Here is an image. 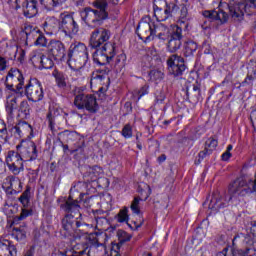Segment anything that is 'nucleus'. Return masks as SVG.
Instances as JSON below:
<instances>
[{
    "label": "nucleus",
    "mask_w": 256,
    "mask_h": 256,
    "mask_svg": "<svg viewBox=\"0 0 256 256\" xmlns=\"http://www.w3.org/2000/svg\"><path fill=\"white\" fill-rule=\"evenodd\" d=\"M172 32L173 26L169 28L162 23L151 20V18H143L136 28V35L144 43H151L154 39L169 41Z\"/></svg>",
    "instance_id": "f03ea898"
},
{
    "label": "nucleus",
    "mask_w": 256,
    "mask_h": 256,
    "mask_svg": "<svg viewBox=\"0 0 256 256\" xmlns=\"http://www.w3.org/2000/svg\"><path fill=\"white\" fill-rule=\"evenodd\" d=\"M170 5H176L178 8L181 7V17L185 19L189 13V8L191 7V0H169Z\"/></svg>",
    "instance_id": "c85d7f7f"
},
{
    "label": "nucleus",
    "mask_w": 256,
    "mask_h": 256,
    "mask_svg": "<svg viewBox=\"0 0 256 256\" xmlns=\"http://www.w3.org/2000/svg\"><path fill=\"white\" fill-rule=\"evenodd\" d=\"M99 60L109 63L113 57L117 54V47L113 42H106L101 49L96 51Z\"/></svg>",
    "instance_id": "412c9836"
},
{
    "label": "nucleus",
    "mask_w": 256,
    "mask_h": 256,
    "mask_svg": "<svg viewBox=\"0 0 256 256\" xmlns=\"http://www.w3.org/2000/svg\"><path fill=\"white\" fill-rule=\"evenodd\" d=\"M53 77L55 78L56 81V85L60 88V89H64V87H67V82L65 81V74L61 73L57 70H55L52 73Z\"/></svg>",
    "instance_id": "473e14b6"
},
{
    "label": "nucleus",
    "mask_w": 256,
    "mask_h": 256,
    "mask_svg": "<svg viewBox=\"0 0 256 256\" xmlns=\"http://www.w3.org/2000/svg\"><path fill=\"white\" fill-rule=\"evenodd\" d=\"M22 34L25 35L27 41L36 37L34 45L37 47H47V38L39 33V29H36L31 25H27L24 27Z\"/></svg>",
    "instance_id": "6ab92c4d"
},
{
    "label": "nucleus",
    "mask_w": 256,
    "mask_h": 256,
    "mask_svg": "<svg viewBox=\"0 0 256 256\" xmlns=\"http://www.w3.org/2000/svg\"><path fill=\"white\" fill-rule=\"evenodd\" d=\"M5 85L9 91H16L23 95V87H25V77H23V72L17 68H12L8 71L6 76Z\"/></svg>",
    "instance_id": "0eeeda50"
},
{
    "label": "nucleus",
    "mask_w": 256,
    "mask_h": 256,
    "mask_svg": "<svg viewBox=\"0 0 256 256\" xmlns=\"http://www.w3.org/2000/svg\"><path fill=\"white\" fill-rule=\"evenodd\" d=\"M181 45H183V30L181 27L174 25L171 36L168 38L167 50L169 53H175V51L181 49Z\"/></svg>",
    "instance_id": "ddd939ff"
},
{
    "label": "nucleus",
    "mask_w": 256,
    "mask_h": 256,
    "mask_svg": "<svg viewBox=\"0 0 256 256\" xmlns=\"http://www.w3.org/2000/svg\"><path fill=\"white\" fill-rule=\"evenodd\" d=\"M18 111L19 113H21V115H23V117H29L31 113V107L29 106V102H27V100L22 101L20 103Z\"/></svg>",
    "instance_id": "58836bf2"
},
{
    "label": "nucleus",
    "mask_w": 256,
    "mask_h": 256,
    "mask_svg": "<svg viewBox=\"0 0 256 256\" xmlns=\"http://www.w3.org/2000/svg\"><path fill=\"white\" fill-rule=\"evenodd\" d=\"M48 51L60 61H65V45L59 40H51L48 44Z\"/></svg>",
    "instance_id": "4be33fe9"
},
{
    "label": "nucleus",
    "mask_w": 256,
    "mask_h": 256,
    "mask_svg": "<svg viewBox=\"0 0 256 256\" xmlns=\"http://www.w3.org/2000/svg\"><path fill=\"white\" fill-rule=\"evenodd\" d=\"M115 247H116V249H119V245L113 246V248L111 249V255H112V256H113V255H115V256H120V255H119V252H117V250H115Z\"/></svg>",
    "instance_id": "bf43d9fd"
},
{
    "label": "nucleus",
    "mask_w": 256,
    "mask_h": 256,
    "mask_svg": "<svg viewBox=\"0 0 256 256\" xmlns=\"http://www.w3.org/2000/svg\"><path fill=\"white\" fill-rule=\"evenodd\" d=\"M138 193L140 196L134 198L130 206V209L134 215H139V213H141V210L139 209V203L140 201H147V199H149L151 195V186H149L147 183H140L138 186Z\"/></svg>",
    "instance_id": "2eb2a0df"
},
{
    "label": "nucleus",
    "mask_w": 256,
    "mask_h": 256,
    "mask_svg": "<svg viewBox=\"0 0 256 256\" xmlns=\"http://www.w3.org/2000/svg\"><path fill=\"white\" fill-rule=\"evenodd\" d=\"M229 205V200L220 197L218 193H214L210 199L208 209L213 213H217L219 209H225Z\"/></svg>",
    "instance_id": "b1692460"
},
{
    "label": "nucleus",
    "mask_w": 256,
    "mask_h": 256,
    "mask_svg": "<svg viewBox=\"0 0 256 256\" xmlns=\"http://www.w3.org/2000/svg\"><path fill=\"white\" fill-rule=\"evenodd\" d=\"M67 63L72 71L81 73V69H83L87 63H89L87 46L81 42L71 44L68 51Z\"/></svg>",
    "instance_id": "7ed1b4c3"
},
{
    "label": "nucleus",
    "mask_w": 256,
    "mask_h": 256,
    "mask_svg": "<svg viewBox=\"0 0 256 256\" xmlns=\"http://www.w3.org/2000/svg\"><path fill=\"white\" fill-rule=\"evenodd\" d=\"M97 229H106L109 225V220L105 216L95 217Z\"/></svg>",
    "instance_id": "79ce46f5"
},
{
    "label": "nucleus",
    "mask_w": 256,
    "mask_h": 256,
    "mask_svg": "<svg viewBox=\"0 0 256 256\" xmlns=\"http://www.w3.org/2000/svg\"><path fill=\"white\" fill-rule=\"evenodd\" d=\"M96 249H101L102 251H105V245L103 244H97Z\"/></svg>",
    "instance_id": "680f3d73"
},
{
    "label": "nucleus",
    "mask_w": 256,
    "mask_h": 256,
    "mask_svg": "<svg viewBox=\"0 0 256 256\" xmlns=\"http://www.w3.org/2000/svg\"><path fill=\"white\" fill-rule=\"evenodd\" d=\"M10 131L15 139L24 138L30 141V139L35 137L33 134V126L25 121L19 122L16 126L12 127Z\"/></svg>",
    "instance_id": "4468645a"
},
{
    "label": "nucleus",
    "mask_w": 256,
    "mask_h": 256,
    "mask_svg": "<svg viewBox=\"0 0 256 256\" xmlns=\"http://www.w3.org/2000/svg\"><path fill=\"white\" fill-rule=\"evenodd\" d=\"M168 71L174 77H179L183 75V72L187 67L185 66V60L177 54L170 56L167 60Z\"/></svg>",
    "instance_id": "dca6fc26"
},
{
    "label": "nucleus",
    "mask_w": 256,
    "mask_h": 256,
    "mask_svg": "<svg viewBox=\"0 0 256 256\" xmlns=\"http://www.w3.org/2000/svg\"><path fill=\"white\" fill-rule=\"evenodd\" d=\"M24 161L21 154L16 151H8L5 157V163L13 175H19V173L25 171Z\"/></svg>",
    "instance_id": "9b49d317"
},
{
    "label": "nucleus",
    "mask_w": 256,
    "mask_h": 256,
    "mask_svg": "<svg viewBox=\"0 0 256 256\" xmlns=\"http://www.w3.org/2000/svg\"><path fill=\"white\" fill-rule=\"evenodd\" d=\"M137 149H139L141 151V149H143V146L141 145V143H137Z\"/></svg>",
    "instance_id": "69168bd1"
},
{
    "label": "nucleus",
    "mask_w": 256,
    "mask_h": 256,
    "mask_svg": "<svg viewBox=\"0 0 256 256\" xmlns=\"http://www.w3.org/2000/svg\"><path fill=\"white\" fill-rule=\"evenodd\" d=\"M31 62L37 69H53L55 65L53 59L49 56H45L41 51H34L31 56Z\"/></svg>",
    "instance_id": "a211bd4d"
},
{
    "label": "nucleus",
    "mask_w": 256,
    "mask_h": 256,
    "mask_svg": "<svg viewBox=\"0 0 256 256\" xmlns=\"http://www.w3.org/2000/svg\"><path fill=\"white\" fill-rule=\"evenodd\" d=\"M0 253L4 256H17V247L5 238H0Z\"/></svg>",
    "instance_id": "a878e982"
},
{
    "label": "nucleus",
    "mask_w": 256,
    "mask_h": 256,
    "mask_svg": "<svg viewBox=\"0 0 256 256\" xmlns=\"http://www.w3.org/2000/svg\"><path fill=\"white\" fill-rule=\"evenodd\" d=\"M31 215V210L28 209H22V212L20 214V219H27Z\"/></svg>",
    "instance_id": "603ef678"
},
{
    "label": "nucleus",
    "mask_w": 256,
    "mask_h": 256,
    "mask_svg": "<svg viewBox=\"0 0 256 256\" xmlns=\"http://www.w3.org/2000/svg\"><path fill=\"white\" fill-rule=\"evenodd\" d=\"M7 69V59L0 56V71H5Z\"/></svg>",
    "instance_id": "3c124183"
},
{
    "label": "nucleus",
    "mask_w": 256,
    "mask_h": 256,
    "mask_svg": "<svg viewBox=\"0 0 256 256\" xmlns=\"http://www.w3.org/2000/svg\"><path fill=\"white\" fill-rule=\"evenodd\" d=\"M35 255V248L31 247L25 254L24 256H34Z\"/></svg>",
    "instance_id": "13d9d810"
},
{
    "label": "nucleus",
    "mask_w": 256,
    "mask_h": 256,
    "mask_svg": "<svg viewBox=\"0 0 256 256\" xmlns=\"http://www.w3.org/2000/svg\"><path fill=\"white\" fill-rule=\"evenodd\" d=\"M79 33V24L73 15L65 12L60 14V34L64 37H73Z\"/></svg>",
    "instance_id": "6e6552de"
},
{
    "label": "nucleus",
    "mask_w": 256,
    "mask_h": 256,
    "mask_svg": "<svg viewBox=\"0 0 256 256\" xmlns=\"http://www.w3.org/2000/svg\"><path fill=\"white\" fill-rule=\"evenodd\" d=\"M202 49L205 55H211V43H209V40L203 42Z\"/></svg>",
    "instance_id": "49530a36"
},
{
    "label": "nucleus",
    "mask_w": 256,
    "mask_h": 256,
    "mask_svg": "<svg viewBox=\"0 0 256 256\" xmlns=\"http://www.w3.org/2000/svg\"><path fill=\"white\" fill-rule=\"evenodd\" d=\"M40 5H42L43 9L46 11H55V9H61L67 0H39Z\"/></svg>",
    "instance_id": "cd10ccee"
},
{
    "label": "nucleus",
    "mask_w": 256,
    "mask_h": 256,
    "mask_svg": "<svg viewBox=\"0 0 256 256\" xmlns=\"http://www.w3.org/2000/svg\"><path fill=\"white\" fill-rule=\"evenodd\" d=\"M74 105L77 109H86L89 113H97L99 111L97 98L93 94L80 93L76 95Z\"/></svg>",
    "instance_id": "1a4fd4ad"
},
{
    "label": "nucleus",
    "mask_w": 256,
    "mask_h": 256,
    "mask_svg": "<svg viewBox=\"0 0 256 256\" xmlns=\"http://www.w3.org/2000/svg\"><path fill=\"white\" fill-rule=\"evenodd\" d=\"M7 135V125H5V121L0 119V139H3Z\"/></svg>",
    "instance_id": "a18cd8bd"
},
{
    "label": "nucleus",
    "mask_w": 256,
    "mask_h": 256,
    "mask_svg": "<svg viewBox=\"0 0 256 256\" xmlns=\"http://www.w3.org/2000/svg\"><path fill=\"white\" fill-rule=\"evenodd\" d=\"M193 91H194V93H197V91H199V85H193Z\"/></svg>",
    "instance_id": "e2e57ef3"
},
{
    "label": "nucleus",
    "mask_w": 256,
    "mask_h": 256,
    "mask_svg": "<svg viewBox=\"0 0 256 256\" xmlns=\"http://www.w3.org/2000/svg\"><path fill=\"white\" fill-rule=\"evenodd\" d=\"M147 57H149V59H153V57H157V52L155 51V49L153 48L148 49Z\"/></svg>",
    "instance_id": "5fc2aeb1"
},
{
    "label": "nucleus",
    "mask_w": 256,
    "mask_h": 256,
    "mask_svg": "<svg viewBox=\"0 0 256 256\" xmlns=\"http://www.w3.org/2000/svg\"><path fill=\"white\" fill-rule=\"evenodd\" d=\"M198 45L193 40H189L185 43V55L186 57H191L195 51L198 49Z\"/></svg>",
    "instance_id": "72a5a7b5"
},
{
    "label": "nucleus",
    "mask_w": 256,
    "mask_h": 256,
    "mask_svg": "<svg viewBox=\"0 0 256 256\" xmlns=\"http://www.w3.org/2000/svg\"><path fill=\"white\" fill-rule=\"evenodd\" d=\"M94 5L99 9L98 13H107L105 11L107 9V0H97Z\"/></svg>",
    "instance_id": "c03bdc74"
},
{
    "label": "nucleus",
    "mask_w": 256,
    "mask_h": 256,
    "mask_svg": "<svg viewBox=\"0 0 256 256\" xmlns=\"http://www.w3.org/2000/svg\"><path fill=\"white\" fill-rule=\"evenodd\" d=\"M256 77V69L254 70V76H251V79H255Z\"/></svg>",
    "instance_id": "774afa93"
},
{
    "label": "nucleus",
    "mask_w": 256,
    "mask_h": 256,
    "mask_svg": "<svg viewBox=\"0 0 256 256\" xmlns=\"http://www.w3.org/2000/svg\"><path fill=\"white\" fill-rule=\"evenodd\" d=\"M125 65H127V55L125 53H121L116 57L115 67L117 70L123 71V69H125Z\"/></svg>",
    "instance_id": "f704fd0d"
},
{
    "label": "nucleus",
    "mask_w": 256,
    "mask_h": 256,
    "mask_svg": "<svg viewBox=\"0 0 256 256\" xmlns=\"http://www.w3.org/2000/svg\"><path fill=\"white\" fill-rule=\"evenodd\" d=\"M154 17H156L157 22L161 23L167 21L171 17V13L179 11V7L175 4H171L169 0H154Z\"/></svg>",
    "instance_id": "423d86ee"
},
{
    "label": "nucleus",
    "mask_w": 256,
    "mask_h": 256,
    "mask_svg": "<svg viewBox=\"0 0 256 256\" xmlns=\"http://www.w3.org/2000/svg\"><path fill=\"white\" fill-rule=\"evenodd\" d=\"M8 4L10 7H14V9H20L21 6H19V0H8Z\"/></svg>",
    "instance_id": "864d4df0"
},
{
    "label": "nucleus",
    "mask_w": 256,
    "mask_h": 256,
    "mask_svg": "<svg viewBox=\"0 0 256 256\" xmlns=\"http://www.w3.org/2000/svg\"><path fill=\"white\" fill-rule=\"evenodd\" d=\"M145 95H149V85H144L141 89L134 91L133 96L136 97V101H139Z\"/></svg>",
    "instance_id": "ea45409f"
},
{
    "label": "nucleus",
    "mask_w": 256,
    "mask_h": 256,
    "mask_svg": "<svg viewBox=\"0 0 256 256\" xmlns=\"http://www.w3.org/2000/svg\"><path fill=\"white\" fill-rule=\"evenodd\" d=\"M233 151V145H228L226 152L231 153Z\"/></svg>",
    "instance_id": "0e129e2a"
},
{
    "label": "nucleus",
    "mask_w": 256,
    "mask_h": 256,
    "mask_svg": "<svg viewBox=\"0 0 256 256\" xmlns=\"http://www.w3.org/2000/svg\"><path fill=\"white\" fill-rule=\"evenodd\" d=\"M61 209L66 213H78V217L75 218L73 214H68L62 219V227L65 231L64 235L69 239L72 250L67 249L65 251H60V255L91 256V250L95 248H89V246H87V239L89 235L78 229L79 227H83V225H87V227H93V225L81 222L83 215L79 212L81 211L79 202L75 200H68L66 203L61 204Z\"/></svg>",
    "instance_id": "f257e3e1"
},
{
    "label": "nucleus",
    "mask_w": 256,
    "mask_h": 256,
    "mask_svg": "<svg viewBox=\"0 0 256 256\" xmlns=\"http://www.w3.org/2000/svg\"><path fill=\"white\" fill-rule=\"evenodd\" d=\"M250 119L253 124L256 123V109L251 112Z\"/></svg>",
    "instance_id": "4d7b16f0"
},
{
    "label": "nucleus",
    "mask_w": 256,
    "mask_h": 256,
    "mask_svg": "<svg viewBox=\"0 0 256 256\" xmlns=\"http://www.w3.org/2000/svg\"><path fill=\"white\" fill-rule=\"evenodd\" d=\"M104 79H107V75L103 74V72L95 71L92 73L90 84L92 87L93 85H102Z\"/></svg>",
    "instance_id": "2f4dec72"
},
{
    "label": "nucleus",
    "mask_w": 256,
    "mask_h": 256,
    "mask_svg": "<svg viewBox=\"0 0 256 256\" xmlns=\"http://www.w3.org/2000/svg\"><path fill=\"white\" fill-rule=\"evenodd\" d=\"M16 149L25 161H35L37 159V145L31 140H22L16 146Z\"/></svg>",
    "instance_id": "f8f14e48"
},
{
    "label": "nucleus",
    "mask_w": 256,
    "mask_h": 256,
    "mask_svg": "<svg viewBox=\"0 0 256 256\" xmlns=\"http://www.w3.org/2000/svg\"><path fill=\"white\" fill-rule=\"evenodd\" d=\"M19 97H23V95H21V93L17 92V90L13 89L10 90V93L7 95L6 97V103H5V107H6V111L7 113H9V117H8V123L9 125H13V111H15V109H17L18 105H17V101L19 99Z\"/></svg>",
    "instance_id": "aec40b11"
},
{
    "label": "nucleus",
    "mask_w": 256,
    "mask_h": 256,
    "mask_svg": "<svg viewBox=\"0 0 256 256\" xmlns=\"http://www.w3.org/2000/svg\"><path fill=\"white\" fill-rule=\"evenodd\" d=\"M207 155H209V149L205 148V150L200 151L198 154V162L201 163Z\"/></svg>",
    "instance_id": "09e8293b"
},
{
    "label": "nucleus",
    "mask_w": 256,
    "mask_h": 256,
    "mask_svg": "<svg viewBox=\"0 0 256 256\" xmlns=\"http://www.w3.org/2000/svg\"><path fill=\"white\" fill-rule=\"evenodd\" d=\"M43 29L46 35H57V33H60V20L53 16L47 17Z\"/></svg>",
    "instance_id": "5701e85b"
},
{
    "label": "nucleus",
    "mask_w": 256,
    "mask_h": 256,
    "mask_svg": "<svg viewBox=\"0 0 256 256\" xmlns=\"http://www.w3.org/2000/svg\"><path fill=\"white\" fill-rule=\"evenodd\" d=\"M121 135L124 139H131L133 137V126L131 124H125L122 128Z\"/></svg>",
    "instance_id": "a19ab883"
},
{
    "label": "nucleus",
    "mask_w": 256,
    "mask_h": 256,
    "mask_svg": "<svg viewBox=\"0 0 256 256\" xmlns=\"http://www.w3.org/2000/svg\"><path fill=\"white\" fill-rule=\"evenodd\" d=\"M111 39V31L105 28H99L92 32L90 38V46L92 49H97L103 45V43H107Z\"/></svg>",
    "instance_id": "f3484780"
},
{
    "label": "nucleus",
    "mask_w": 256,
    "mask_h": 256,
    "mask_svg": "<svg viewBox=\"0 0 256 256\" xmlns=\"http://www.w3.org/2000/svg\"><path fill=\"white\" fill-rule=\"evenodd\" d=\"M203 16L214 21H220V23H227L229 14L221 9V6L217 10H205Z\"/></svg>",
    "instance_id": "393cba45"
},
{
    "label": "nucleus",
    "mask_w": 256,
    "mask_h": 256,
    "mask_svg": "<svg viewBox=\"0 0 256 256\" xmlns=\"http://www.w3.org/2000/svg\"><path fill=\"white\" fill-rule=\"evenodd\" d=\"M166 160H167V156H165V154H162L160 157H158V162L159 163H163Z\"/></svg>",
    "instance_id": "052dcab7"
},
{
    "label": "nucleus",
    "mask_w": 256,
    "mask_h": 256,
    "mask_svg": "<svg viewBox=\"0 0 256 256\" xmlns=\"http://www.w3.org/2000/svg\"><path fill=\"white\" fill-rule=\"evenodd\" d=\"M118 223H129V209L123 208L116 216Z\"/></svg>",
    "instance_id": "4c0bfd02"
},
{
    "label": "nucleus",
    "mask_w": 256,
    "mask_h": 256,
    "mask_svg": "<svg viewBox=\"0 0 256 256\" xmlns=\"http://www.w3.org/2000/svg\"><path fill=\"white\" fill-rule=\"evenodd\" d=\"M10 185L8 186V189H11L14 193H21V189H23V184L21 183V180L17 177H10L9 178Z\"/></svg>",
    "instance_id": "7c9ffc66"
},
{
    "label": "nucleus",
    "mask_w": 256,
    "mask_h": 256,
    "mask_svg": "<svg viewBox=\"0 0 256 256\" xmlns=\"http://www.w3.org/2000/svg\"><path fill=\"white\" fill-rule=\"evenodd\" d=\"M18 201L23 205V207H29L31 201V191L29 189L25 190L22 195L18 198Z\"/></svg>",
    "instance_id": "e433bc0d"
},
{
    "label": "nucleus",
    "mask_w": 256,
    "mask_h": 256,
    "mask_svg": "<svg viewBox=\"0 0 256 256\" xmlns=\"http://www.w3.org/2000/svg\"><path fill=\"white\" fill-rule=\"evenodd\" d=\"M82 25L95 29L99 25H103V21L107 19V12L99 13L98 10H93L86 7L79 12Z\"/></svg>",
    "instance_id": "20e7f679"
},
{
    "label": "nucleus",
    "mask_w": 256,
    "mask_h": 256,
    "mask_svg": "<svg viewBox=\"0 0 256 256\" xmlns=\"http://www.w3.org/2000/svg\"><path fill=\"white\" fill-rule=\"evenodd\" d=\"M164 75L165 74H163V71L161 70H151L149 73L150 81H153L154 83H161Z\"/></svg>",
    "instance_id": "c9c22d12"
},
{
    "label": "nucleus",
    "mask_w": 256,
    "mask_h": 256,
    "mask_svg": "<svg viewBox=\"0 0 256 256\" xmlns=\"http://www.w3.org/2000/svg\"><path fill=\"white\" fill-rule=\"evenodd\" d=\"M232 157V154L231 152H227L225 151L223 154H222V161H229Z\"/></svg>",
    "instance_id": "6e6d98bb"
},
{
    "label": "nucleus",
    "mask_w": 256,
    "mask_h": 256,
    "mask_svg": "<svg viewBox=\"0 0 256 256\" xmlns=\"http://www.w3.org/2000/svg\"><path fill=\"white\" fill-rule=\"evenodd\" d=\"M83 4V0H79V1H76V5H82Z\"/></svg>",
    "instance_id": "338daca9"
},
{
    "label": "nucleus",
    "mask_w": 256,
    "mask_h": 256,
    "mask_svg": "<svg viewBox=\"0 0 256 256\" xmlns=\"http://www.w3.org/2000/svg\"><path fill=\"white\" fill-rule=\"evenodd\" d=\"M23 11L25 17L31 19L39 13V5L37 4V0H26L23 5Z\"/></svg>",
    "instance_id": "bb28decb"
},
{
    "label": "nucleus",
    "mask_w": 256,
    "mask_h": 256,
    "mask_svg": "<svg viewBox=\"0 0 256 256\" xmlns=\"http://www.w3.org/2000/svg\"><path fill=\"white\" fill-rule=\"evenodd\" d=\"M47 119H48V123H49L50 127H53V125H55V116H53V111H50L47 114Z\"/></svg>",
    "instance_id": "8fccbe9b"
},
{
    "label": "nucleus",
    "mask_w": 256,
    "mask_h": 256,
    "mask_svg": "<svg viewBox=\"0 0 256 256\" xmlns=\"http://www.w3.org/2000/svg\"><path fill=\"white\" fill-rule=\"evenodd\" d=\"M23 95H25L29 101H33V103L42 101L44 94L41 82L36 78L31 79L23 88Z\"/></svg>",
    "instance_id": "9d476101"
},
{
    "label": "nucleus",
    "mask_w": 256,
    "mask_h": 256,
    "mask_svg": "<svg viewBox=\"0 0 256 256\" xmlns=\"http://www.w3.org/2000/svg\"><path fill=\"white\" fill-rule=\"evenodd\" d=\"M87 177H90L92 182L99 181L103 177V168L100 166L89 167Z\"/></svg>",
    "instance_id": "c756f323"
},
{
    "label": "nucleus",
    "mask_w": 256,
    "mask_h": 256,
    "mask_svg": "<svg viewBox=\"0 0 256 256\" xmlns=\"http://www.w3.org/2000/svg\"><path fill=\"white\" fill-rule=\"evenodd\" d=\"M215 147H217V140L211 139L208 142H206V149H208V151H213Z\"/></svg>",
    "instance_id": "de8ad7c7"
},
{
    "label": "nucleus",
    "mask_w": 256,
    "mask_h": 256,
    "mask_svg": "<svg viewBox=\"0 0 256 256\" xmlns=\"http://www.w3.org/2000/svg\"><path fill=\"white\" fill-rule=\"evenodd\" d=\"M166 96L163 90H158L155 92V103L156 105H161L165 101Z\"/></svg>",
    "instance_id": "37998d69"
},
{
    "label": "nucleus",
    "mask_w": 256,
    "mask_h": 256,
    "mask_svg": "<svg viewBox=\"0 0 256 256\" xmlns=\"http://www.w3.org/2000/svg\"><path fill=\"white\" fill-rule=\"evenodd\" d=\"M229 9L230 16L234 21H243L245 13H251L249 9H256V0H245V2H230L226 4Z\"/></svg>",
    "instance_id": "39448f33"
}]
</instances>
